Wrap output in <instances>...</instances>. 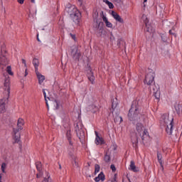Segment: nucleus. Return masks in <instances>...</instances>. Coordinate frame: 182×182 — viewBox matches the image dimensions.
Listing matches in <instances>:
<instances>
[{"label":"nucleus","instance_id":"nucleus-1","mask_svg":"<svg viewBox=\"0 0 182 182\" xmlns=\"http://www.w3.org/2000/svg\"><path fill=\"white\" fill-rule=\"evenodd\" d=\"M136 133L139 134L144 144H146L150 141V136L149 135V132L144 126H143V124L141 123H137L136 125Z\"/></svg>","mask_w":182,"mask_h":182},{"label":"nucleus","instance_id":"nucleus-2","mask_svg":"<svg viewBox=\"0 0 182 182\" xmlns=\"http://www.w3.org/2000/svg\"><path fill=\"white\" fill-rule=\"evenodd\" d=\"M46 106L48 107V110H50L51 112H55V110H58L59 109V103L56 100L53 99L51 97H49L46 95V92L45 90H43Z\"/></svg>","mask_w":182,"mask_h":182},{"label":"nucleus","instance_id":"nucleus-3","mask_svg":"<svg viewBox=\"0 0 182 182\" xmlns=\"http://www.w3.org/2000/svg\"><path fill=\"white\" fill-rule=\"evenodd\" d=\"M68 12L72 21L77 24L79 23V21H80V12L77 11V9L75 6L69 7Z\"/></svg>","mask_w":182,"mask_h":182},{"label":"nucleus","instance_id":"nucleus-4","mask_svg":"<svg viewBox=\"0 0 182 182\" xmlns=\"http://www.w3.org/2000/svg\"><path fill=\"white\" fill-rule=\"evenodd\" d=\"M93 30L100 36L103 35V22L97 18H94Z\"/></svg>","mask_w":182,"mask_h":182},{"label":"nucleus","instance_id":"nucleus-5","mask_svg":"<svg viewBox=\"0 0 182 182\" xmlns=\"http://www.w3.org/2000/svg\"><path fill=\"white\" fill-rule=\"evenodd\" d=\"M128 117L131 122L139 120V109L136 107H132L129 111Z\"/></svg>","mask_w":182,"mask_h":182},{"label":"nucleus","instance_id":"nucleus-6","mask_svg":"<svg viewBox=\"0 0 182 182\" xmlns=\"http://www.w3.org/2000/svg\"><path fill=\"white\" fill-rule=\"evenodd\" d=\"M75 132L80 140H83V139H85V131H83V125L82 124V122L77 123Z\"/></svg>","mask_w":182,"mask_h":182},{"label":"nucleus","instance_id":"nucleus-7","mask_svg":"<svg viewBox=\"0 0 182 182\" xmlns=\"http://www.w3.org/2000/svg\"><path fill=\"white\" fill-rule=\"evenodd\" d=\"M4 52H5V46H1L0 48V64L3 65V66H6L9 63V60L3 55Z\"/></svg>","mask_w":182,"mask_h":182},{"label":"nucleus","instance_id":"nucleus-8","mask_svg":"<svg viewBox=\"0 0 182 182\" xmlns=\"http://www.w3.org/2000/svg\"><path fill=\"white\" fill-rule=\"evenodd\" d=\"M71 55L74 60H76L77 62H79L80 58H82V54L80 53V51L77 50V47L76 46H73Z\"/></svg>","mask_w":182,"mask_h":182},{"label":"nucleus","instance_id":"nucleus-9","mask_svg":"<svg viewBox=\"0 0 182 182\" xmlns=\"http://www.w3.org/2000/svg\"><path fill=\"white\" fill-rule=\"evenodd\" d=\"M151 92L156 99H160V87L159 85L154 84L151 86Z\"/></svg>","mask_w":182,"mask_h":182},{"label":"nucleus","instance_id":"nucleus-10","mask_svg":"<svg viewBox=\"0 0 182 182\" xmlns=\"http://www.w3.org/2000/svg\"><path fill=\"white\" fill-rule=\"evenodd\" d=\"M23 126H25V120L22 118H18L17 120V129H14V133H19L21 130H23Z\"/></svg>","mask_w":182,"mask_h":182},{"label":"nucleus","instance_id":"nucleus-11","mask_svg":"<svg viewBox=\"0 0 182 182\" xmlns=\"http://www.w3.org/2000/svg\"><path fill=\"white\" fill-rule=\"evenodd\" d=\"M154 73H149L145 77L144 83L149 85L154 82Z\"/></svg>","mask_w":182,"mask_h":182},{"label":"nucleus","instance_id":"nucleus-12","mask_svg":"<svg viewBox=\"0 0 182 182\" xmlns=\"http://www.w3.org/2000/svg\"><path fill=\"white\" fill-rule=\"evenodd\" d=\"M163 119L164 122L165 126H168V124H173V116H170L168 114H164Z\"/></svg>","mask_w":182,"mask_h":182},{"label":"nucleus","instance_id":"nucleus-13","mask_svg":"<svg viewBox=\"0 0 182 182\" xmlns=\"http://www.w3.org/2000/svg\"><path fill=\"white\" fill-rule=\"evenodd\" d=\"M6 98H2L0 100V114L5 113L6 112V109L5 108V105H6Z\"/></svg>","mask_w":182,"mask_h":182},{"label":"nucleus","instance_id":"nucleus-14","mask_svg":"<svg viewBox=\"0 0 182 182\" xmlns=\"http://www.w3.org/2000/svg\"><path fill=\"white\" fill-rule=\"evenodd\" d=\"M112 15L114 19H116L117 22H120V23H124V21L123 18H122L119 14L116 13L115 11H112Z\"/></svg>","mask_w":182,"mask_h":182},{"label":"nucleus","instance_id":"nucleus-15","mask_svg":"<svg viewBox=\"0 0 182 182\" xmlns=\"http://www.w3.org/2000/svg\"><path fill=\"white\" fill-rule=\"evenodd\" d=\"M88 79L91 83L95 82V75H93V72H92L90 66L88 67Z\"/></svg>","mask_w":182,"mask_h":182},{"label":"nucleus","instance_id":"nucleus-16","mask_svg":"<svg viewBox=\"0 0 182 182\" xmlns=\"http://www.w3.org/2000/svg\"><path fill=\"white\" fill-rule=\"evenodd\" d=\"M131 141L133 145V147H137V144L139 143V138L137 137V135L133 134L131 136Z\"/></svg>","mask_w":182,"mask_h":182},{"label":"nucleus","instance_id":"nucleus-17","mask_svg":"<svg viewBox=\"0 0 182 182\" xmlns=\"http://www.w3.org/2000/svg\"><path fill=\"white\" fill-rule=\"evenodd\" d=\"M174 107H175V110L176 111L177 114H178V116H180V114H181V113H182V106L180 104V102H176Z\"/></svg>","mask_w":182,"mask_h":182},{"label":"nucleus","instance_id":"nucleus-18","mask_svg":"<svg viewBox=\"0 0 182 182\" xmlns=\"http://www.w3.org/2000/svg\"><path fill=\"white\" fill-rule=\"evenodd\" d=\"M36 76L38 79V83L39 85H42L43 83V81L45 80V75H42L39 71H36Z\"/></svg>","mask_w":182,"mask_h":182},{"label":"nucleus","instance_id":"nucleus-19","mask_svg":"<svg viewBox=\"0 0 182 182\" xmlns=\"http://www.w3.org/2000/svg\"><path fill=\"white\" fill-rule=\"evenodd\" d=\"M145 31L147 33H149V35H153V33H154V30L153 29V27L150 25V23L146 24Z\"/></svg>","mask_w":182,"mask_h":182},{"label":"nucleus","instance_id":"nucleus-20","mask_svg":"<svg viewBox=\"0 0 182 182\" xmlns=\"http://www.w3.org/2000/svg\"><path fill=\"white\" fill-rule=\"evenodd\" d=\"M95 144L99 146V144H103V139H102L100 136H99V134L97 132L95 131Z\"/></svg>","mask_w":182,"mask_h":182},{"label":"nucleus","instance_id":"nucleus-21","mask_svg":"<svg viewBox=\"0 0 182 182\" xmlns=\"http://www.w3.org/2000/svg\"><path fill=\"white\" fill-rule=\"evenodd\" d=\"M9 79H6L4 82V90H6L7 93L9 95L11 92V87H9Z\"/></svg>","mask_w":182,"mask_h":182},{"label":"nucleus","instance_id":"nucleus-22","mask_svg":"<svg viewBox=\"0 0 182 182\" xmlns=\"http://www.w3.org/2000/svg\"><path fill=\"white\" fill-rule=\"evenodd\" d=\"M118 105H119V102H117V100H114L112 101V114H113V113H114V111L116 110V109H117Z\"/></svg>","mask_w":182,"mask_h":182},{"label":"nucleus","instance_id":"nucleus-23","mask_svg":"<svg viewBox=\"0 0 182 182\" xmlns=\"http://www.w3.org/2000/svg\"><path fill=\"white\" fill-rule=\"evenodd\" d=\"M101 180V181H105V174L103 173V172H101L98 176H97L95 178V181L96 182H99Z\"/></svg>","mask_w":182,"mask_h":182},{"label":"nucleus","instance_id":"nucleus-24","mask_svg":"<svg viewBox=\"0 0 182 182\" xmlns=\"http://www.w3.org/2000/svg\"><path fill=\"white\" fill-rule=\"evenodd\" d=\"M157 159H158V161L160 164V166H161L162 170H164V166H163V160H162L163 156L159 152L157 154Z\"/></svg>","mask_w":182,"mask_h":182},{"label":"nucleus","instance_id":"nucleus-25","mask_svg":"<svg viewBox=\"0 0 182 182\" xmlns=\"http://www.w3.org/2000/svg\"><path fill=\"white\" fill-rule=\"evenodd\" d=\"M14 143H19L21 140V134H19V132L14 133Z\"/></svg>","mask_w":182,"mask_h":182},{"label":"nucleus","instance_id":"nucleus-26","mask_svg":"<svg viewBox=\"0 0 182 182\" xmlns=\"http://www.w3.org/2000/svg\"><path fill=\"white\" fill-rule=\"evenodd\" d=\"M130 168L132 171H134V173H137L139 171V168L136 166V165L134 164V161H131Z\"/></svg>","mask_w":182,"mask_h":182},{"label":"nucleus","instance_id":"nucleus-27","mask_svg":"<svg viewBox=\"0 0 182 182\" xmlns=\"http://www.w3.org/2000/svg\"><path fill=\"white\" fill-rule=\"evenodd\" d=\"M166 127V132L167 134L171 135L173 133V124L165 125Z\"/></svg>","mask_w":182,"mask_h":182},{"label":"nucleus","instance_id":"nucleus-28","mask_svg":"<svg viewBox=\"0 0 182 182\" xmlns=\"http://www.w3.org/2000/svg\"><path fill=\"white\" fill-rule=\"evenodd\" d=\"M33 64L34 65L35 72H38V66H39V60L34 58L33 60Z\"/></svg>","mask_w":182,"mask_h":182},{"label":"nucleus","instance_id":"nucleus-29","mask_svg":"<svg viewBox=\"0 0 182 182\" xmlns=\"http://www.w3.org/2000/svg\"><path fill=\"white\" fill-rule=\"evenodd\" d=\"M46 174H47V178L44 177L43 182H53L52 178H50V175H49V172L46 171Z\"/></svg>","mask_w":182,"mask_h":182},{"label":"nucleus","instance_id":"nucleus-30","mask_svg":"<svg viewBox=\"0 0 182 182\" xmlns=\"http://www.w3.org/2000/svg\"><path fill=\"white\" fill-rule=\"evenodd\" d=\"M46 175H44L43 172H42L41 171H38V173L36 174V177L37 178H41V177H43V178H45V177H46V178H48V174L45 173Z\"/></svg>","mask_w":182,"mask_h":182},{"label":"nucleus","instance_id":"nucleus-31","mask_svg":"<svg viewBox=\"0 0 182 182\" xmlns=\"http://www.w3.org/2000/svg\"><path fill=\"white\" fill-rule=\"evenodd\" d=\"M104 160L105 163H109L110 161V154H109L107 152L105 155Z\"/></svg>","mask_w":182,"mask_h":182},{"label":"nucleus","instance_id":"nucleus-32","mask_svg":"<svg viewBox=\"0 0 182 182\" xmlns=\"http://www.w3.org/2000/svg\"><path fill=\"white\" fill-rule=\"evenodd\" d=\"M6 72L7 73H9V75H11V76L14 75V73H12V68L11 65L7 66Z\"/></svg>","mask_w":182,"mask_h":182},{"label":"nucleus","instance_id":"nucleus-33","mask_svg":"<svg viewBox=\"0 0 182 182\" xmlns=\"http://www.w3.org/2000/svg\"><path fill=\"white\" fill-rule=\"evenodd\" d=\"M36 168L38 171H42V164L41 162L36 163Z\"/></svg>","mask_w":182,"mask_h":182},{"label":"nucleus","instance_id":"nucleus-34","mask_svg":"<svg viewBox=\"0 0 182 182\" xmlns=\"http://www.w3.org/2000/svg\"><path fill=\"white\" fill-rule=\"evenodd\" d=\"M95 174H97V173L100 171V166L99 164H95Z\"/></svg>","mask_w":182,"mask_h":182},{"label":"nucleus","instance_id":"nucleus-35","mask_svg":"<svg viewBox=\"0 0 182 182\" xmlns=\"http://www.w3.org/2000/svg\"><path fill=\"white\" fill-rule=\"evenodd\" d=\"M142 19H143L144 22L145 23V25H147L149 23V18H147V16L143 15Z\"/></svg>","mask_w":182,"mask_h":182},{"label":"nucleus","instance_id":"nucleus-36","mask_svg":"<svg viewBox=\"0 0 182 182\" xmlns=\"http://www.w3.org/2000/svg\"><path fill=\"white\" fill-rule=\"evenodd\" d=\"M87 102L90 105H93V103H95V98H93V97H90Z\"/></svg>","mask_w":182,"mask_h":182},{"label":"nucleus","instance_id":"nucleus-37","mask_svg":"<svg viewBox=\"0 0 182 182\" xmlns=\"http://www.w3.org/2000/svg\"><path fill=\"white\" fill-rule=\"evenodd\" d=\"M76 159L77 157H73V161H74L73 166L75 167H79V163H77V161H76Z\"/></svg>","mask_w":182,"mask_h":182},{"label":"nucleus","instance_id":"nucleus-38","mask_svg":"<svg viewBox=\"0 0 182 182\" xmlns=\"http://www.w3.org/2000/svg\"><path fill=\"white\" fill-rule=\"evenodd\" d=\"M6 168V164L3 163L1 164V170L3 173H5V169Z\"/></svg>","mask_w":182,"mask_h":182},{"label":"nucleus","instance_id":"nucleus-39","mask_svg":"<svg viewBox=\"0 0 182 182\" xmlns=\"http://www.w3.org/2000/svg\"><path fill=\"white\" fill-rule=\"evenodd\" d=\"M72 134L70 133V130L67 131V137L68 140H70Z\"/></svg>","mask_w":182,"mask_h":182},{"label":"nucleus","instance_id":"nucleus-40","mask_svg":"<svg viewBox=\"0 0 182 182\" xmlns=\"http://www.w3.org/2000/svg\"><path fill=\"white\" fill-rule=\"evenodd\" d=\"M117 120H119V122H122V117L117 116V117L114 118V122H117Z\"/></svg>","mask_w":182,"mask_h":182},{"label":"nucleus","instance_id":"nucleus-41","mask_svg":"<svg viewBox=\"0 0 182 182\" xmlns=\"http://www.w3.org/2000/svg\"><path fill=\"white\" fill-rule=\"evenodd\" d=\"M107 5L110 9H113V8H114V6L112 2H108Z\"/></svg>","mask_w":182,"mask_h":182},{"label":"nucleus","instance_id":"nucleus-42","mask_svg":"<svg viewBox=\"0 0 182 182\" xmlns=\"http://www.w3.org/2000/svg\"><path fill=\"white\" fill-rule=\"evenodd\" d=\"M122 42H123V38H119L117 41V46H120V45L122 44Z\"/></svg>","mask_w":182,"mask_h":182},{"label":"nucleus","instance_id":"nucleus-43","mask_svg":"<svg viewBox=\"0 0 182 182\" xmlns=\"http://www.w3.org/2000/svg\"><path fill=\"white\" fill-rule=\"evenodd\" d=\"M111 170H112L113 173L116 171V166H114V164H112L110 166Z\"/></svg>","mask_w":182,"mask_h":182},{"label":"nucleus","instance_id":"nucleus-44","mask_svg":"<svg viewBox=\"0 0 182 182\" xmlns=\"http://www.w3.org/2000/svg\"><path fill=\"white\" fill-rule=\"evenodd\" d=\"M106 23V26H107V28H112V26H113V24H112V23L110 22H107Z\"/></svg>","mask_w":182,"mask_h":182},{"label":"nucleus","instance_id":"nucleus-45","mask_svg":"<svg viewBox=\"0 0 182 182\" xmlns=\"http://www.w3.org/2000/svg\"><path fill=\"white\" fill-rule=\"evenodd\" d=\"M72 39H73L74 41H76V36L75 34H72V33H70Z\"/></svg>","mask_w":182,"mask_h":182},{"label":"nucleus","instance_id":"nucleus-46","mask_svg":"<svg viewBox=\"0 0 182 182\" xmlns=\"http://www.w3.org/2000/svg\"><path fill=\"white\" fill-rule=\"evenodd\" d=\"M102 20H103L104 22H105V23L107 22H109V21H107V18H106V16H102Z\"/></svg>","mask_w":182,"mask_h":182},{"label":"nucleus","instance_id":"nucleus-47","mask_svg":"<svg viewBox=\"0 0 182 182\" xmlns=\"http://www.w3.org/2000/svg\"><path fill=\"white\" fill-rule=\"evenodd\" d=\"M24 1L25 0H17V2H18V4H21V5H22V4H23Z\"/></svg>","mask_w":182,"mask_h":182},{"label":"nucleus","instance_id":"nucleus-48","mask_svg":"<svg viewBox=\"0 0 182 182\" xmlns=\"http://www.w3.org/2000/svg\"><path fill=\"white\" fill-rule=\"evenodd\" d=\"M28 76V68L25 70V75L24 77H26Z\"/></svg>","mask_w":182,"mask_h":182},{"label":"nucleus","instance_id":"nucleus-49","mask_svg":"<svg viewBox=\"0 0 182 182\" xmlns=\"http://www.w3.org/2000/svg\"><path fill=\"white\" fill-rule=\"evenodd\" d=\"M169 33H170V35H173V36H177V35L176 34V33L171 32V30L169 31Z\"/></svg>","mask_w":182,"mask_h":182},{"label":"nucleus","instance_id":"nucleus-50","mask_svg":"<svg viewBox=\"0 0 182 182\" xmlns=\"http://www.w3.org/2000/svg\"><path fill=\"white\" fill-rule=\"evenodd\" d=\"M22 63H23L25 68H26V60H25L24 59L22 60Z\"/></svg>","mask_w":182,"mask_h":182},{"label":"nucleus","instance_id":"nucleus-51","mask_svg":"<svg viewBox=\"0 0 182 182\" xmlns=\"http://www.w3.org/2000/svg\"><path fill=\"white\" fill-rule=\"evenodd\" d=\"M70 156L71 157L72 160H73V157H76L73 154H70Z\"/></svg>","mask_w":182,"mask_h":182},{"label":"nucleus","instance_id":"nucleus-52","mask_svg":"<svg viewBox=\"0 0 182 182\" xmlns=\"http://www.w3.org/2000/svg\"><path fill=\"white\" fill-rule=\"evenodd\" d=\"M68 141H69V144L70 146H73V143L72 142V140L70 139V140H68Z\"/></svg>","mask_w":182,"mask_h":182},{"label":"nucleus","instance_id":"nucleus-53","mask_svg":"<svg viewBox=\"0 0 182 182\" xmlns=\"http://www.w3.org/2000/svg\"><path fill=\"white\" fill-rule=\"evenodd\" d=\"M146 2H147V0H144V8H146Z\"/></svg>","mask_w":182,"mask_h":182},{"label":"nucleus","instance_id":"nucleus-54","mask_svg":"<svg viewBox=\"0 0 182 182\" xmlns=\"http://www.w3.org/2000/svg\"><path fill=\"white\" fill-rule=\"evenodd\" d=\"M104 2H105V4H108L109 2H110V1H109L108 0H104Z\"/></svg>","mask_w":182,"mask_h":182},{"label":"nucleus","instance_id":"nucleus-55","mask_svg":"<svg viewBox=\"0 0 182 182\" xmlns=\"http://www.w3.org/2000/svg\"><path fill=\"white\" fill-rule=\"evenodd\" d=\"M59 168L60 170H62V165H60V164H59Z\"/></svg>","mask_w":182,"mask_h":182},{"label":"nucleus","instance_id":"nucleus-56","mask_svg":"<svg viewBox=\"0 0 182 182\" xmlns=\"http://www.w3.org/2000/svg\"><path fill=\"white\" fill-rule=\"evenodd\" d=\"M39 35L37 34V40L38 41V42H40L41 41L39 40Z\"/></svg>","mask_w":182,"mask_h":182},{"label":"nucleus","instance_id":"nucleus-57","mask_svg":"<svg viewBox=\"0 0 182 182\" xmlns=\"http://www.w3.org/2000/svg\"><path fill=\"white\" fill-rule=\"evenodd\" d=\"M33 4H35V0H31Z\"/></svg>","mask_w":182,"mask_h":182},{"label":"nucleus","instance_id":"nucleus-58","mask_svg":"<svg viewBox=\"0 0 182 182\" xmlns=\"http://www.w3.org/2000/svg\"><path fill=\"white\" fill-rule=\"evenodd\" d=\"M115 1V2H120V0H114Z\"/></svg>","mask_w":182,"mask_h":182},{"label":"nucleus","instance_id":"nucleus-59","mask_svg":"<svg viewBox=\"0 0 182 182\" xmlns=\"http://www.w3.org/2000/svg\"><path fill=\"white\" fill-rule=\"evenodd\" d=\"M78 1H80V2H81V3H80V5H82V0H78Z\"/></svg>","mask_w":182,"mask_h":182},{"label":"nucleus","instance_id":"nucleus-60","mask_svg":"<svg viewBox=\"0 0 182 182\" xmlns=\"http://www.w3.org/2000/svg\"><path fill=\"white\" fill-rule=\"evenodd\" d=\"M87 164H88L89 166H90V163L88 162Z\"/></svg>","mask_w":182,"mask_h":182},{"label":"nucleus","instance_id":"nucleus-61","mask_svg":"<svg viewBox=\"0 0 182 182\" xmlns=\"http://www.w3.org/2000/svg\"><path fill=\"white\" fill-rule=\"evenodd\" d=\"M129 182H132V181H130V179H129Z\"/></svg>","mask_w":182,"mask_h":182}]
</instances>
